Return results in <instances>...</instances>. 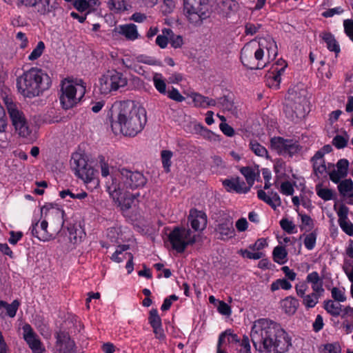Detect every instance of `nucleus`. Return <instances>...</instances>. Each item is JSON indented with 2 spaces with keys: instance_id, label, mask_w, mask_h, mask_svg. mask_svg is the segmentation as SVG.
<instances>
[{
  "instance_id": "f257e3e1",
  "label": "nucleus",
  "mask_w": 353,
  "mask_h": 353,
  "mask_svg": "<svg viewBox=\"0 0 353 353\" xmlns=\"http://www.w3.org/2000/svg\"><path fill=\"white\" fill-rule=\"evenodd\" d=\"M250 337L256 350L260 353H284L292 345L285 331L276 323L268 319L254 322Z\"/></svg>"
},
{
  "instance_id": "f03ea898",
  "label": "nucleus",
  "mask_w": 353,
  "mask_h": 353,
  "mask_svg": "<svg viewBox=\"0 0 353 353\" xmlns=\"http://www.w3.org/2000/svg\"><path fill=\"white\" fill-rule=\"evenodd\" d=\"M146 121L145 110L133 101H121L113 106L110 125L116 135L134 137L143 130Z\"/></svg>"
},
{
  "instance_id": "7ed1b4c3",
  "label": "nucleus",
  "mask_w": 353,
  "mask_h": 353,
  "mask_svg": "<svg viewBox=\"0 0 353 353\" xmlns=\"http://www.w3.org/2000/svg\"><path fill=\"white\" fill-rule=\"evenodd\" d=\"M146 183L147 179L141 172L122 168L106 181V189L112 199H118L120 196L125 194V190L142 188Z\"/></svg>"
},
{
  "instance_id": "20e7f679",
  "label": "nucleus",
  "mask_w": 353,
  "mask_h": 353,
  "mask_svg": "<svg viewBox=\"0 0 353 353\" xmlns=\"http://www.w3.org/2000/svg\"><path fill=\"white\" fill-rule=\"evenodd\" d=\"M51 85L50 77L42 70L32 68L17 79V86L19 92L26 97L39 96Z\"/></svg>"
},
{
  "instance_id": "39448f33",
  "label": "nucleus",
  "mask_w": 353,
  "mask_h": 353,
  "mask_svg": "<svg viewBox=\"0 0 353 353\" xmlns=\"http://www.w3.org/2000/svg\"><path fill=\"white\" fill-rule=\"evenodd\" d=\"M307 105L305 90L292 88L288 90L283 111L289 120L297 123L305 117Z\"/></svg>"
},
{
  "instance_id": "423d86ee",
  "label": "nucleus",
  "mask_w": 353,
  "mask_h": 353,
  "mask_svg": "<svg viewBox=\"0 0 353 353\" xmlns=\"http://www.w3.org/2000/svg\"><path fill=\"white\" fill-rule=\"evenodd\" d=\"M216 0H183V10L191 23H201L208 18Z\"/></svg>"
},
{
  "instance_id": "0eeeda50",
  "label": "nucleus",
  "mask_w": 353,
  "mask_h": 353,
  "mask_svg": "<svg viewBox=\"0 0 353 353\" xmlns=\"http://www.w3.org/2000/svg\"><path fill=\"white\" fill-rule=\"evenodd\" d=\"M81 84L73 85L70 81H63L61 87V94L59 99L62 107L70 109L74 107L83 98L85 93V85L80 81Z\"/></svg>"
},
{
  "instance_id": "6e6552de",
  "label": "nucleus",
  "mask_w": 353,
  "mask_h": 353,
  "mask_svg": "<svg viewBox=\"0 0 353 353\" xmlns=\"http://www.w3.org/2000/svg\"><path fill=\"white\" fill-rule=\"evenodd\" d=\"M196 237L190 229L183 227H175L168 235L172 248L179 253H183L188 246L195 243Z\"/></svg>"
},
{
  "instance_id": "1a4fd4ad",
  "label": "nucleus",
  "mask_w": 353,
  "mask_h": 353,
  "mask_svg": "<svg viewBox=\"0 0 353 353\" xmlns=\"http://www.w3.org/2000/svg\"><path fill=\"white\" fill-rule=\"evenodd\" d=\"M265 39L260 41L259 48L253 51L248 46H244L241 52V61L244 66L250 70H261L266 66L267 62L263 60L264 51L263 46Z\"/></svg>"
},
{
  "instance_id": "9d476101",
  "label": "nucleus",
  "mask_w": 353,
  "mask_h": 353,
  "mask_svg": "<svg viewBox=\"0 0 353 353\" xmlns=\"http://www.w3.org/2000/svg\"><path fill=\"white\" fill-rule=\"evenodd\" d=\"M4 103L16 131L21 137H29L32 130L28 126L23 113L17 108L16 104L12 102L11 99L5 98Z\"/></svg>"
},
{
  "instance_id": "9b49d317",
  "label": "nucleus",
  "mask_w": 353,
  "mask_h": 353,
  "mask_svg": "<svg viewBox=\"0 0 353 353\" xmlns=\"http://www.w3.org/2000/svg\"><path fill=\"white\" fill-rule=\"evenodd\" d=\"M71 165L75 170L76 175L85 182L88 183L94 179L96 171L80 154H77L72 156Z\"/></svg>"
},
{
  "instance_id": "f8f14e48",
  "label": "nucleus",
  "mask_w": 353,
  "mask_h": 353,
  "mask_svg": "<svg viewBox=\"0 0 353 353\" xmlns=\"http://www.w3.org/2000/svg\"><path fill=\"white\" fill-rule=\"evenodd\" d=\"M19 4L32 7L34 11L40 15H55L54 12L59 8L57 0H18Z\"/></svg>"
},
{
  "instance_id": "ddd939ff",
  "label": "nucleus",
  "mask_w": 353,
  "mask_h": 353,
  "mask_svg": "<svg viewBox=\"0 0 353 353\" xmlns=\"http://www.w3.org/2000/svg\"><path fill=\"white\" fill-rule=\"evenodd\" d=\"M23 338L34 353H42L45 349L43 347L40 340L37 337L31 326L26 324L23 327Z\"/></svg>"
},
{
  "instance_id": "4468645a",
  "label": "nucleus",
  "mask_w": 353,
  "mask_h": 353,
  "mask_svg": "<svg viewBox=\"0 0 353 353\" xmlns=\"http://www.w3.org/2000/svg\"><path fill=\"white\" fill-rule=\"evenodd\" d=\"M216 230L221 235L220 239L222 240L232 238L235 234L232 219L229 216L221 219L216 225Z\"/></svg>"
},
{
  "instance_id": "2eb2a0df",
  "label": "nucleus",
  "mask_w": 353,
  "mask_h": 353,
  "mask_svg": "<svg viewBox=\"0 0 353 353\" xmlns=\"http://www.w3.org/2000/svg\"><path fill=\"white\" fill-rule=\"evenodd\" d=\"M223 185L228 192L242 194L250 191V187L245 186V182L239 176L225 179L223 181Z\"/></svg>"
},
{
  "instance_id": "dca6fc26",
  "label": "nucleus",
  "mask_w": 353,
  "mask_h": 353,
  "mask_svg": "<svg viewBox=\"0 0 353 353\" xmlns=\"http://www.w3.org/2000/svg\"><path fill=\"white\" fill-rule=\"evenodd\" d=\"M188 221L195 231L203 230L207 225V216L205 213L196 210H191Z\"/></svg>"
},
{
  "instance_id": "f3484780",
  "label": "nucleus",
  "mask_w": 353,
  "mask_h": 353,
  "mask_svg": "<svg viewBox=\"0 0 353 353\" xmlns=\"http://www.w3.org/2000/svg\"><path fill=\"white\" fill-rule=\"evenodd\" d=\"M149 323L153 329L156 338L163 339L165 334L162 328L161 319L158 314L157 309H152L149 312Z\"/></svg>"
},
{
  "instance_id": "a211bd4d",
  "label": "nucleus",
  "mask_w": 353,
  "mask_h": 353,
  "mask_svg": "<svg viewBox=\"0 0 353 353\" xmlns=\"http://www.w3.org/2000/svg\"><path fill=\"white\" fill-rule=\"evenodd\" d=\"M48 222L46 220L41 221L40 224V230H37L39 223L36 222L32 225V234L39 239L40 241H48L53 238V234H50L48 230Z\"/></svg>"
},
{
  "instance_id": "6ab92c4d",
  "label": "nucleus",
  "mask_w": 353,
  "mask_h": 353,
  "mask_svg": "<svg viewBox=\"0 0 353 353\" xmlns=\"http://www.w3.org/2000/svg\"><path fill=\"white\" fill-rule=\"evenodd\" d=\"M270 196L267 195L265 191L259 190L257 192L258 198L271 206L272 208L276 210L277 207L281 205V201L279 195L276 192L271 191Z\"/></svg>"
},
{
  "instance_id": "aec40b11",
  "label": "nucleus",
  "mask_w": 353,
  "mask_h": 353,
  "mask_svg": "<svg viewBox=\"0 0 353 353\" xmlns=\"http://www.w3.org/2000/svg\"><path fill=\"white\" fill-rule=\"evenodd\" d=\"M219 14L227 17L231 13L235 12L239 9V3L234 0H222L218 4Z\"/></svg>"
},
{
  "instance_id": "412c9836",
  "label": "nucleus",
  "mask_w": 353,
  "mask_h": 353,
  "mask_svg": "<svg viewBox=\"0 0 353 353\" xmlns=\"http://www.w3.org/2000/svg\"><path fill=\"white\" fill-rule=\"evenodd\" d=\"M139 194H130L128 191L125 190V194H122L118 199H113L118 206L123 211L131 208L134 199L139 196Z\"/></svg>"
},
{
  "instance_id": "4be33fe9",
  "label": "nucleus",
  "mask_w": 353,
  "mask_h": 353,
  "mask_svg": "<svg viewBox=\"0 0 353 353\" xmlns=\"http://www.w3.org/2000/svg\"><path fill=\"white\" fill-rule=\"evenodd\" d=\"M110 71H108L99 79V90L101 94H107L114 91Z\"/></svg>"
},
{
  "instance_id": "5701e85b",
  "label": "nucleus",
  "mask_w": 353,
  "mask_h": 353,
  "mask_svg": "<svg viewBox=\"0 0 353 353\" xmlns=\"http://www.w3.org/2000/svg\"><path fill=\"white\" fill-rule=\"evenodd\" d=\"M285 67L286 64L280 70L275 69L266 75L267 85L269 87L279 88L281 82V74L284 71Z\"/></svg>"
},
{
  "instance_id": "b1692460",
  "label": "nucleus",
  "mask_w": 353,
  "mask_h": 353,
  "mask_svg": "<svg viewBox=\"0 0 353 353\" xmlns=\"http://www.w3.org/2000/svg\"><path fill=\"white\" fill-rule=\"evenodd\" d=\"M320 37L326 43L329 50L338 54L340 52V47L334 35L329 32H323L320 34Z\"/></svg>"
},
{
  "instance_id": "393cba45",
  "label": "nucleus",
  "mask_w": 353,
  "mask_h": 353,
  "mask_svg": "<svg viewBox=\"0 0 353 353\" xmlns=\"http://www.w3.org/2000/svg\"><path fill=\"white\" fill-rule=\"evenodd\" d=\"M110 73L114 91L118 90L120 88H123L127 85L128 79L123 73L119 72L116 70H111Z\"/></svg>"
},
{
  "instance_id": "a878e982",
  "label": "nucleus",
  "mask_w": 353,
  "mask_h": 353,
  "mask_svg": "<svg viewBox=\"0 0 353 353\" xmlns=\"http://www.w3.org/2000/svg\"><path fill=\"white\" fill-rule=\"evenodd\" d=\"M299 306V301L295 298L289 296L282 301V307L286 314H293Z\"/></svg>"
},
{
  "instance_id": "bb28decb",
  "label": "nucleus",
  "mask_w": 353,
  "mask_h": 353,
  "mask_svg": "<svg viewBox=\"0 0 353 353\" xmlns=\"http://www.w3.org/2000/svg\"><path fill=\"white\" fill-rule=\"evenodd\" d=\"M340 194L343 196H353V182L351 179L341 181L338 185Z\"/></svg>"
},
{
  "instance_id": "cd10ccee",
  "label": "nucleus",
  "mask_w": 353,
  "mask_h": 353,
  "mask_svg": "<svg viewBox=\"0 0 353 353\" xmlns=\"http://www.w3.org/2000/svg\"><path fill=\"white\" fill-rule=\"evenodd\" d=\"M69 232V239L70 241L73 244H77L81 241L85 234L81 228H76L74 226H70L68 228Z\"/></svg>"
},
{
  "instance_id": "c85d7f7f",
  "label": "nucleus",
  "mask_w": 353,
  "mask_h": 353,
  "mask_svg": "<svg viewBox=\"0 0 353 353\" xmlns=\"http://www.w3.org/2000/svg\"><path fill=\"white\" fill-rule=\"evenodd\" d=\"M274 261L281 265L287 261L288 252L283 246H276L272 252Z\"/></svg>"
},
{
  "instance_id": "c756f323",
  "label": "nucleus",
  "mask_w": 353,
  "mask_h": 353,
  "mask_svg": "<svg viewBox=\"0 0 353 353\" xmlns=\"http://www.w3.org/2000/svg\"><path fill=\"white\" fill-rule=\"evenodd\" d=\"M162 33L169 36V42L171 46L174 48H181L183 45V37L180 35H176L173 33L172 30L170 28H164Z\"/></svg>"
},
{
  "instance_id": "7c9ffc66",
  "label": "nucleus",
  "mask_w": 353,
  "mask_h": 353,
  "mask_svg": "<svg viewBox=\"0 0 353 353\" xmlns=\"http://www.w3.org/2000/svg\"><path fill=\"white\" fill-rule=\"evenodd\" d=\"M286 143H289L288 139H285L280 137H274L270 140V146L272 150H276L279 154H283Z\"/></svg>"
},
{
  "instance_id": "2f4dec72",
  "label": "nucleus",
  "mask_w": 353,
  "mask_h": 353,
  "mask_svg": "<svg viewBox=\"0 0 353 353\" xmlns=\"http://www.w3.org/2000/svg\"><path fill=\"white\" fill-rule=\"evenodd\" d=\"M46 210V214L50 216H54L57 219V223L60 225V228L61 229L64 225L63 216L65 212L63 210H60L59 209H48L43 207L41 208V215L43 213V211Z\"/></svg>"
},
{
  "instance_id": "473e14b6",
  "label": "nucleus",
  "mask_w": 353,
  "mask_h": 353,
  "mask_svg": "<svg viewBox=\"0 0 353 353\" xmlns=\"http://www.w3.org/2000/svg\"><path fill=\"white\" fill-rule=\"evenodd\" d=\"M120 33L130 40H134L138 37L137 27L132 23L121 26Z\"/></svg>"
},
{
  "instance_id": "72a5a7b5",
  "label": "nucleus",
  "mask_w": 353,
  "mask_h": 353,
  "mask_svg": "<svg viewBox=\"0 0 353 353\" xmlns=\"http://www.w3.org/2000/svg\"><path fill=\"white\" fill-rule=\"evenodd\" d=\"M342 305L340 303H334L332 300L325 301L324 302L325 310L333 316L341 315Z\"/></svg>"
},
{
  "instance_id": "f704fd0d",
  "label": "nucleus",
  "mask_w": 353,
  "mask_h": 353,
  "mask_svg": "<svg viewBox=\"0 0 353 353\" xmlns=\"http://www.w3.org/2000/svg\"><path fill=\"white\" fill-rule=\"evenodd\" d=\"M218 104L227 111L234 113L236 111L233 100L229 96H223L218 99Z\"/></svg>"
},
{
  "instance_id": "c9c22d12",
  "label": "nucleus",
  "mask_w": 353,
  "mask_h": 353,
  "mask_svg": "<svg viewBox=\"0 0 353 353\" xmlns=\"http://www.w3.org/2000/svg\"><path fill=\"white\" fill-rule=\"evenodd\" d=\"M250 150L257 156L261 157H266L268 159V150L265 147L261 145L259 143H258L255 140H252L250 142Z\"/></svg>"
},
{
  "instance_id": "e433bc0d",
  "label": "nucleus",
  "mask_w": 353,
  "mask_h": 353,
  "mask_svg": "<svg viewBox=\"0 0 353 353\" xmlns=\"http://www.w3.org/2000/svg\"><path fill=\"white\" fill-rule=\"evenodd\" d=\"M107 6L110 10L117 12L127 10L126 0H109Z\"/></svg>"
},
{
  "instance_id": "4c0bfd02",
  "label": "nucleus",
  "mask_w": 353,
  "mask_h": 353,
  "mask_svg": "<svg viewBox=\"0 0 353 353\" xmlns=\"http://www.w3.org/2000/svg\"><path fill=\"white\" fill-rule=\"evenodd\" d=\"M241 173L245 176L248 187L252 186L255 180V173L250 167H243L240 170Z\"/></svg>"
},
{
  "instance_id": "58836bf2",
  "label": "nucleus",
  "mask_w": 353,
  "mask_h": 353,
  "mask_svg": "<svg viewBox=\"0 0 353 353\" xmlns=\"http://www.w3.org/2000/svg\"><path fill=\"white\" fill-rule=\"evenodd\" d=\"M153 82L156 89L161 94L166 93V84L162 79L161 74L156 73L153 77Z\"/></svg>"
},
{
  "instance_id": "ea45409f",
  "label": "nucleus",
  "mask_w": 353,
  "mask_h": 353,
  "mask_svg": "<svg viewBox=\"0 0 353 353\" xmlns=\"http://www.w3.org/2000/svg\"><path fill=\"white\" fill-rule=\"evenodd\" d=\"M321 296L316 294V293H311L307 295H305L303 297V303L307 308L314 307L318 303L319 299Z\"/></svg>"
},
{
  "instance_id": "a19ab883",
  "label": "nucleus",
  "mask_w": 353,
  "mask_h": 353,
  "mask_svg": "<svg viewBox=\"0 0 353 353\" xmlns=\"http://www.w3.org/2000/svg\"><path fill=\"white\" fill-rule=\"evenodd\" d=\"M19 305V301L18 300H14L10 304L6 302V305H3V308L6 309L7 315L13 318L16 315Z\"/></svg>"
},
{
  "instance_id": "79ce46f5",
  "label": "nucleus",
  "mask_w": 353,
  "mask_h": 353,
  "mask_svg": "<svg viewBox=\"0 0 353 353\" xmlns=\"http://www.w3.org/2000/svg\"><path fill=\"white\" fill-rule=\"evenodd\" d=\"M317 195L325 201H329L332 199L333 192L332 190L328 188H321L320 185H317L316 187Z\"/></svg>"
},
{
  "instance_id": "37998d69",
  "label": "nucleus",
  "mask_w": 353,
  "mask_h": 353,
  "mask_svg": "<svg viewBox=\"0 0 353 353\" xmlns=\"http://www.w3.org/2000/svg\"><path fill=\"white\" fill-rule=\"evenodd\" d=\"M45 49V44L43 41H39L37 43L36 48L33 50L31 54L29 55V60L34 61L37 59L41 56Z\"/></svg>"
},
{
  "instance_id": "c03bdc74",
  "label": "nucleus",
  "mask_w": 353,
  "mask_h": 353,
  "mask_svg": "<svg viewBox=\"0 0 353 353\" xmlns=\"http://www.w3.org/2000/svg\"><path fill=\"white\" fill-rule=\"evenodd\" d=\"M288 142L285 143L283 154H288L292 157L299 150V145L291 139H288Z\"/></svg>"
},
{
  "instance_id": "a18cd8bd",
  "label": "nucleus",
  "mask_w": 353,
  "mask_h": 353,
  "mask_svg": "<svg viewBox=\"0 0 353 353\" xmlns=\"http://www.w3.org/2000/svg\"><path fill=\"white\" fill-rule=\"evenodd\" d=\"M172 156V153L169 150H163L161 152L162 163L166 172H170V166L171 165L170 159Z\"/></svg>"
},
{
  "instance_id": "49530a36",
  "label": "nucleus",
  "mask_w": 353,
  "mask_h": 353,
  "mask_svg": "<svg viewBox=\"0 0 353 353\" xmlns=\"http://www.w3.org/2000/svg\"><path fill=\"white\" fill-rule=\"evenodd\" d=\"M175 8V0H163L161 6V10L163 14L166 15L173 12Z\"/></svg>"
},
{
  "instance_id": "de8ad7c7",
  "label": "nucleus",
  "mask_w": 353,
  "mask_h": 353,
  "mask_svg": "<svg viewBox=\"0 0 353 353\" xmlns=\"http://www.w3.org/2000/svg\"><path fill=\"white\" fill-rule=\"evenodd\" d=\"M190 97L192 99L195 106L205 108L207 97L193 92L190 94Z\"/></svg>"
},
{
  "instance_id": "09e8293b",
  "label": "nucleus",
  "mask_w": 353,
  "mask_h": 353,
  "mask_svg": "<svg viewBox=\"0 0 353 353\" xmlns=\"http://www.w3.org/2000/svg\"><path fill=\"white\" fill-rule=\"evenodd\" d=\"M321 353H340L341 347L337 343L325 344L321 349Z\"/></svg>"
},
{
  "instance_id": "8fccbe9b",
  "label": "nucleus",
  "mask_w": 353,
  "mask_h": 353,
  "mask_svg": "<svg viewBox=\"0 0 353 353\" xmlns=\"http://www.w3.org/2000/svg\"><path fill=\"white\" fill-rule=\"evenodd\" d=\"M316 234L313 232L307 234L304 239V245L307 250H312L316 243Z\"/></svg>"
},
{
  "instance_id": "3c124183",
  "label": "nucleus",
  "mask_w": 353,
  "mask_h": 353,
  "mask_svg": "<svg viewBox=\"0 0 353 353\" xmlns=\"http://www.w3.org/2000/svg\"><path fill=\"white\" fill-rule=\"evenodd\" d=\"M349 162L345 159H340L336 163L337 171L341 174L342 176H346L347 174Z\"/></svg>"
},
{
  "instance_id": "603ef678",
  "label": "nucleus",
  "mask_w": 353,
  "mask_h": 353,
  "mask_svg": "<svg viewBox=\"0 0 353 353\" xmlns=\"http://www.w3.org/2000/svg\"><path fill=\"white\" fill-rule=\"evenodd\" d=\"M348 139L345 138L342 135L337 134L332 139V145H334L336 148L341 149L344 148L347 144Z\"/></svg>"
},
{
  "instance_id": "864d4df0",
  "label": "nucleus",
  "mask_w": 353,
  "mask_h": 353,
  "mask_svg": "<svg viewBox=\"0 0 353 353\" xmlns=\"http://www.w3.org/2000/svg\"><path fill=\"white\" fill-rule=\"evenodd\" d=\"M59 350L63 353H76L75 343L72 340L68 341L67 343L59 346Z\"/></svg>"
},
{
  "instance_id": "5fc2aeb1",
  "label": "nucleus",
  "mask_w": 353,
  "mask_h": 353,
  "mask_svg": "<svg viewBox=\"0 0 353 353\" xmlns=\"http://www.w3.org/2000/svg\"><path fill=\"white\" fill-rule=\"evenodd\" d=\"M57 346L59 347L65 344L68 341H71L69 334L64 331H59L56 333Z\"/></svg>"
},
{
  "instance_id": "6e6d98bb",
  "label": "nucleus",
  "mask_w": 353,
  "mask_h": 353,
  "mask_svg": "<svg viewBox=\"0 0 353 353\" xmlns=\"http://www.w3.org/2000/svg\"><path fill=\"white\" fill-rule=\"evenodd\" d=\"M240 348H237L239 353H251L250 340L248 336H243L239 343Z\"/></svg>"
},
{
  "instance_id": "4d7b16f0",
  "label": "nucleus",
  "mask_w": 353,
  "mask_h": 353,
  "mask_svg": "<svg viewBox=\"0 0 353 353\" xmlns=\"http://www.w3.org/2000/svg\"><path fill=\"white\" fill-rule=\"evenodd\" d=\"M281 228L288 234H292L295 228V225L292 221H289L288 219H283L280 221Z\"/></svg>"
},
{
  "instance_id": "13d9d810",
  "label": "nucleus",
  "mask_w": 353,
  "mask_h": 353,
  "mask_svg": "<svg viewBox=\"0 0 353 353\" xmlns=\"http://www.w3.org/2000/svg\"><path fill=\"white\" fill-rule=\"evenodd\" d=\"M332 298L339 302H343L346 300L344 292L338 288H333L331 291Z\"/></svg>"
},
{
  "instance_id": "bf43d9fd",
  "label": "nucleus",
  "mask_w": 353,
  "mask_h": 353,
  "mask_svg": "<svg viewBox=\"0 0 353 353\" xmlns=\"http://www.w3.org/2000/svg\"><path fill=\"white\" fill-rule=\"evenodd\" d=\"M168 97L176 102H182L185 100V97L179 93L176 88L173 87L172 90H168Z\"/></svg>"
},
{
  "instance_id": "052dcab7",
  "label": "nucleus",
  "mask_w": 353,
  "mask_h": 353,
  "mask_svg": "<svg viewBox=\"0 0 353 353\" xmlns=\"http://www.w3.org/2000/svg\"><path fill=\"white\" fill-rule=\"evenodd\" d=\"M281 192L285 195H292L294 190L290 181H284L281 185Z\"/></svg>"
},
{
  "instance_id": "680f3d73",
  "label": "nucleus",
  "mask_w": 353,
  "mask_h": 353,
  "mask_svg": "<svg viewBox=\"0 0 353 353\" xmlns=\"http://www.w3.org/2000/svg\"><path fill=\"white\" fill-rule=\"evenodd\" d=\"M342 230L348 235L353 236V224L347 220L339 223Z\"/></svg>"
},
{
  "instance_id": "e2e57ef3",
  "label": "nucleus",
  "mask_w": 353,
  "mask_h": 353,
  "mask_svg": "<svg viewBox=\"0 0 353 353\" xmlns=\"http://www.w3.org/2000/svg\"><path fill=\"white\" fill-rule=\"evenodd\" d=\"M9 234L10 236L8 241L12 245H16L23 235L22 232L10 231Z\"/></svg>"
},
{
  "instance_id": "0e129e2a",
  "label": "nucleus",
  "mask_w": 353,
  "mask_h": 353,
  "mask_svg": "<svg viewBox=\"0 0 353 353\" xmlns=\"http://www.w3.org/2000/svg\"><path fill=\"white\" fill-rule=\"evenodd\" d=\"M345 32L353 40V20L346 19L343 22Z\"/></svg>"
},
{
  "instance_id": "69168bd1",
  "label": "nucleus",
  "mask_w": 353,
  "mask_h": 353,
  "mask_svg": "<svg viewBox=\"0 0 353 353\" xmlns=\"http://www.w3.org/2000/svg\"><path fill=\"white\" fill-rule=\"evenodd\" d=\"M348 208L345 205H341L337 212L339 216V223L347 219Z\"/></svg>"
},
{
  "instance_id": "338daca9",
  "label": "nucleus",
  "mask_w": 353,
  "mask_h": 353,
  "mask_svg": "<svg viewBox=\"0 0 353 353\" xmlns=\"http://www.w3.org/2000/svg\"><path fill=\"white\" fill-rule=\"evenodd\" d=\"M169 41V36L162 33L161 35H158L156 39V43L161 48H165Z\"/></svg>"
},
{
  "instance_id": "774afa93",
  "label": "nucleus",
  "mask_w": 353,
  "mask_h": 353,
  "mask_svg": "<svg viewBox=\"0 0 353 353\" xmlns=\"http://www.w3.org/2000/svg\"><path fill=\"white\" fill-rule=\"evenodd\" d=\"M313 169L316 174H317L318 173L322 174L326 171L325 161L313 162Z\"/></svg>"
}]
</instances>
